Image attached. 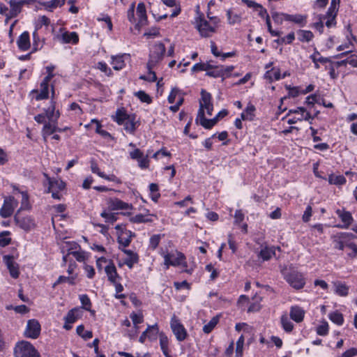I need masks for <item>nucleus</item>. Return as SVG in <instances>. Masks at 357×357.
<instances>
[{
	"instance_id": "2f4dec72",
	"label": "nucleus",
	"mask_w": 357,
	"mask_h": 357,
	"mask_svg": "<svg viewBox=\"0 0 357 357\" xmlns=\"http://www.w3.org/2000/svg\"><path fill=\"white\" fill-rule=\"evenodd\" d=\"M264 78L272 82L275 80H280L281 79V73L279 68H272L270 70L266 71Z\"/></svg>"
},
{
	"instance_id": "79ce46f5",
	"label": "nucleus",
	"mask_w": 357,
	"mask_h": 357,
	"mask_svg": "<svg viewBox=\"0 0 357 357\" xmlns=\"http://www.w3.org/2000/svg\"><path fill=\"white\" fill-rule=\"evenodd\" d=\"M149 195H150L151 199L154 202H158L159 198L160 197L158 185L156 183H151L149 185Z\"/></svg>"
},
{
	"instance_id": "393cba45",
	"label": "nucleus",
	"mask_w": 357,
	"mask_h": 357,
	"mask_svg": "<svg viewBox=\"0 0 357 357\" xmlns=\"http://www.w3.org/2000/svg\"><path fill=\"white\" fill-rule=\"evenodd\" d=\"M196 121L199 122L204 128L210 129L217 123V119L215 118L207 119L204 116V112H198Z\"/></svg>"
},
{
	"instance_id": "72a5a7b5",
	"label": "nucleus",
	"mask_w": 357,
	"mask_h": 357,
	"mask_svg": "<svg viewBox=\"0 0 357 357\" xmlns=\"http://www.w3.org/2000/svg\"><path fill=\"white\" fill-rule=\"evenodd\" d=\"M255 107L253 105L248 104L241 114V119L243 121H252L255 117Z\"/></svg>"
},
{
	"instance_id": "052dcab7",
	"label": "nucleus",
	"mask_w": 357,
	"mask_h": 357,
	"mask_svg": "<svg viewBox=\"0 0 357 357\" xmlns=\"http://www.w3.org/2000/svg\"><path fill=\"white\" fill-rule=\"evenodd\" d=\"M181 93V90L178 88L174 87L172 89L170 93L168 96L167 100L169 103H173L176 99L179 96Z\"/></svg>"
},
{
	"instance_id": "bb28decb",
	"label": "nucleus",
	"mask_w": 357,
	"mask_h": 357,
	"mask_svg": "<svg viewBox=\"0 0 357 357\" xmlns=\"http://www.w3.org/2000/svg\"><path fill=\"white\" fill-rule=\"evenodd\" d=\"M152 216H153V215L150 214L149 211H147L146 214L139 213L132 216L130 218V221L132 223L137 224L151 222L153 221L151 218Z\"/></svg>"
},
{
	"instance_id": "5701e85b",
	"label": "nucleus",
	"mask_w": 357,
	"mask_h": 357,
	"mask_svg": "<svg viewBox=\"0 0 357 357\" xmlns=\"http://www.w3.org/2000/svg\"><path fill=\"white\" fill-rule=\"evenodd\" d=\"M305 314V312L302 307L298 305L291 307L289 316L294 321L297 323L301 322L304 319Z\"/></svg>"
},
{
	"instance_id": "a18cd8bd",
	"label": "nucleus",
	"mask_w": 357,
	"mask_h": 357,
	"mask_svg": "<svg viewBox=\"0 0 357 357\" xmlns=\"http://www.w3.org/2000/svg\"><path fill=\"white\" fill-rule=\"evenodd\" d=\"M282 328L287 333L291 332L294 328V324L287 314H283L280 319Z\"/></svg>"
},
{
	"instance_id": "69168bd1",
	"label": "nucleus",
	"mask_w": 357,
	"mask_h": 357,
	"mask_svg": "<svg viewBox=\"0 0 357 357\" xmlns=\"http://www.w3.org/2000/svg\"><path fill=\"white\" fill-rule=\"evenodd\" d=\"M319 21L317 22H314L312 24V27L314 28L316 30H317L320 33H323L324 32V23L323 22V18L321 17V15H319L318 16Z\"/></svg>"
},
{
	"instance_id": "9d476101",
	"label": "nucleus",
	"mask_w": 357,
	"mask_h": 357,
	"mask_svg": "<svg viewBox=\"0 0 357 357\" xmlns=\"http://www.w3.org/2000/svg\"><path fill=\"white\" fill-rule=\"evenodd\" d=\"M170 326L178 341H183L187 337V331L180 321L174 316L171 319Z\"/></svg>"
},
{
	"instance_id": "423d86ee",
	"label": "nucleus",
	"mask_w": 357,
	"mask_h": 357,
	"mask_svg": "<svg viewBox=\"0 0 357 357\" xmlns=\"http://www.w3.org/2000/svg\"><path fill=\"white\" fill-rule=\"evenodd\" d=\"M287 120L288 124H295L298 121H310L312 116L304 107H298L296 109H290L282 120Z\"/></svg>"
},
{
	"instance_id": "1a4fd4ad",
	"label": "nucleus",
	"mask_w": 357,
	"mask_h": 357,
	"mask_svg": "<svg viewBox=\"0 0 357 357\" xmlns=\"http://www.w3.org/2000/svg\"><path fill=\"white\" fill-rule=\"evenodd\" d=\"M149 151H148L146 155H144L139 149L135 148L129 151V156L132 160H137L140 169H145L149 167Z\"/></svg>"
},
{
	"instance_id": "ea45409f",
	"label": "nucleus",
	"mask_w": 357,
	"mask_h": 357,
	"mask_svg": "<svg viewBox=\"0 0 357 357\" xmlns=\"http://www.w3.org/2000/svg\"><path fill=\"white\" fill-rule=\"evenodd\" d=\"M92 124H95L96 125V132L97 133H98L99 135H100L102 137H103L105 139H110V138H112L111 135L107 131H106L105 130H102L101 128V127H102L101 124L96 119H92L91 121L90 124L89 125H86V127L87 128L89 126H91Z\"/></svg>"
},
{
	"instance_id": "39448f33",
	"label": "nucleus",
	"mask_w": 357,
	"mask_h": 357,
	"mask_svg": "<svg viewBox=\"0 0 357 357\" xmlns=\"http://www.w3.org/2000/svg\"><path fill=\"white\" fill-rule=\"evenodd\" d=\"M282 274L287 282L295 289H301L305 284V280L303 275L295 270L289 271L284 268L281 271Z\"/></svg>"
},
{
	"instance_id": "a878e982",
	"label": "nucleus",
	"mask_w": 357,
	"mask_h": 357,
	"mask_svg": "<svg viewBox=\"0 0 357 357\" xmlns=\"http://www.w3.org/2000/svg\"><path fill=\"white\" fill-rule=\"evenodd\" d=\"M211 99V95L202 89L201 91V99L199 100V109L198 112H204V108L212 104Z\"/></svg>"
},
{
	"instance_id": "774afa93",
	"label": "nucleus",
	"mask_w": 357,
	"mask_h": 357,
	"mask_svg": "<svg viewBox=\"0 0 357 357\" xmlns=\"http://www.w3.org/2000/svg\"><path fill=\"white\" fill-rule=\"evenodd\" d=\"M208 68V63H195L192 68V71L193 72H198V71H206Z\"/></svg>"
},
{
	"instance_id": "c756f323",
	"label": "nucleus",
	"mask_w": 357,
	"mask_h": 357,
	"mask_svg": "<svg viewBox=\"0 0 357 357\" xmlns=\"http://www.w3.org/2000/svg\"><path fill=\"white\" fill-rule=\"evenodd\" d=\"M334 292L340 296H346L349 294V287L340 281L333 282Z\"/></svg>"
},
{
	"instance_id": "4be33fe9",
	"label": "nucleus",
	"mask_w": 357,
	"mask_h": 357,
	"mask_svg": "<svg viewBox=\"0 0 357 357\" xmlns=\"http://www.w3.org/2000/svg\"><path fill=\"white\" fill-rule=\"evenodd\" d=\"M57 131H61V129L57 126V122L48 121L45 123L42 130V135L44 140L46 141L47 137Z\"/></svg>"
},
{
	"instance_id": "0e129e2a",
	"label": "nucleus",
	"mask_w": 357,
	"mask_h": 357,
	"mask_svg": "<svg viewBox=\"0 0 357 357\" xmlns=\"http://www.w3.org/2000/svg\"><path fill=\"white\" fill-rule=\"evenodd\" d=\"M136 96L143 102L151 103V98L144 91H139L135 93Z\"/></svg>"
},
{
	"instance_id": "7ed1b4c3",
	"label": "nucleus",
	"mask_w": 357,
	"mask_h": 357,
	"mask_svg": "<svg viewBox=\"0 0 357 357\" xmlns=\"http://www.w3.org/2000/svg\"><path fill=\"white\" fill-rule=\"evenodd\" d=\"M161 255L164 258V264L166 266L167 268H168L169 266H181L184 268L183 272L190 274L192 273L193 269L188 268L185 257L182 252L174 250L170 252H162Z\"/></svg>"
},
{
	"instance_id": "864d4df0",
	"label": "nucleus",
	"mask_w": 357,
	"mask_h": 357,
	"mask_svg": "<svg viewBox=\"0 0 357 357\" xmlns=\"http://www.w3.org/2000/svg\"><path fill=\"white\" fill-rule=\"evenodd\" d=\"M6 265L10 271V275L14 278H17L19 276V271L10 258L7 259Z\"/></svg>"
},
{
	"instance_id": "f3484780",
	"label": "nucleus",
	"mask_w": 357,
	"mask_h": 357,
	"mask_svg": "<svg viewBox=\"0 0 357 357\" xmlns=\"http://www.w3.org/2000/svg\"><path fill=\"white\" fill-rule=\"evenodd\" d=\"M130 59L129 54H121L111 56L110 64L115 70H122L126 66V61Z\"/></svg>"
},
{
	"instance_id": "bf43d9fd",
	"label": "nucleus",
	"mask_w": 357,
	"mask_h": 357,
	"mask_svg": "<svg viewBox=\"0 0 357 357\" xmlns=\"http://www.w3.org/2000/svg\"><path fill=\"white\" fill-rule=\"evenodd\" d=\"M218 321V318L213 317L207 324L203 326V331L205 333H209L215 328Z\"/></svg>"
},
{
	"instance_id": "ddd939ff",
	"label": "nucleus",
	"mask_w": 357,
	"mask_h": 357,
	"mask_svg": "<svg viewBox=\"0 0 357 357\" xmlns=\"http://www.w3.org/2000/svg\"><path fill=\"white\" fill-rule=\"evenodd\" d=\"M54 90L52 89V99L50 105L44 109V113L48 121L57 122L60 117V112L56 110V102L54 100Z\"/></svg>"
},
{
	"instance_id": "473e14b6",
	"label": "nucleus",
	"mask_w": 357,
	"mask_h": 357,
	"mask_svg": "<svg viewBox=\"0 0 357 357\" xmlns=\"http://www.w3.org/2000/svg\"><path fill=\"white\" fill-rule=\"evenodd\" d=\"M66 0H51L49 1L43 2L40 4L47 11H53L58 7H61L64 5Z\"/></svg>"
},
{
	"instance_id": "5fc2aeb1",
	"label": "nucleus",
	"mask_w": 357,
	"mask_h": 357,
	"mask_svg": "<svg viewBox=\"0 0 357 357\" xmlns=\"http://www.w3.org/2000/svg\"><path fill=\"white\" fill-rule=\"evenodd\" d=\"M19 193L21 194L22 200H21V206L20 210H28L31 208L30 204L29 202V196L26 192H20Z\"/></svg>"
},
{
	"instance_id": "c9c22d12",
	"label": "nucleus",
	"mask_w": 357,
	"mask_h": 357,
	"mask_svg": "<svg viewBox=\"0 0 357 357\" xmlns=\"http://www.w3.org/2000/svg\"><path fill=\"white\" fill-rule=\"evenodd\" d=\"M275 255V248L274 247H264L263 248L259 255L258 257L261 258L263 261H268L273 257Z\"/></svg>"
},
{
	"instance_id": "f03ea898",
	"label": "nucleus",
	"mask_w": 357,
	"mask_h": 357,
	"mask_svg": "<svg viewBox=\"0 0 357 357\" xmlns=\"http://www.w3.org/2000/svg\"><path fill=\"white\" fill-rule=\"evenodd\" d=\"M207 21L204 16L199 15L195 18V27L202 37H211L214 33L220 23V19L217 17H209Z\"/></svg>"
},
{
	"instance_id": "c85d7f7f",
	"label": "nucleus",
	"mask_w": 357,
	"mask_h": 357,
	"mask_svg": "<svg viewBox=\"0 0 357 357\" xmlns=\"http://www.w3.org/2000/svg\"><path fill=\"white\" fill-rule=\"evenodd\" d=\"M82 315V311L80 308L75 307L70 310L66 316L64 317V320L66 322H68L70 324L75 323L79 318H80Z\"/></svg>"
},
{
	"instance_id": "7c9ffc66",
	"label": "nucleus",
	"mask_w": 357,
	"mask_h": 357,
	"mask_svg": "<svg viewBox=\"0 0 357 357\" xmlns=\"http://www.w3.org/2000/svg\"><path fill=\"white\" fill-rule=\"evenodd\" d=\"M307 15H301V14H294L289 15L288 14L287 21L294 22L301 26H304L307 24Z\"/></svg>"
},
{
	"instance_id": "9b49d317",
	"label": "nucleus",
	"mask_w": 357,
	"mask_h": 357,
	"mask_svg": "<svg viewBox=\"0 0 357 357\" xmlns=\"http://www.w3.org/2000/svg\"><path fill=\"white\" fill-rule=\"evenodd\" d=\"M106 203L110 211H127L133 208L131 204L125 202L116 197L107 198Z\"/></svg>"
},
{
	"instance_id": "6ab92c4d",
	"label": "nucleus",
	"mask_w": 357,
	"mask_h": 357,
	"mask_svg": "<svg viewBox=\"0 0 357 357\" xmlns=\"http://www.w3.org/2000/svg\"><path fill=\"white\" fill-rule=\"evenodd\" d=\"M105 272L107 275L108 281L111 283L115 282L116 280H121V278L118 274L116 266L112 261H109V263L104 268Z\"/></svg>"
},
{
	"instance_id": "13d9d810",
	"label": "nucleus",
	"mask_w": 357,
	"mask_h": 357,
	"mask_svg": "<svg viewBox=\"0 0 357 357\" xmlns=\"http://www.w3.org/2000/svg\"><path fill=\"white\" fill-rule=\"evenodd\" d=\"M161 238H162L161 234L153 235L149 239V248L153 250H155L158 247V245L161 240Z\"/></svg>"
},
{
	"instance_id": "b1692460",
	"label": "nucleus",
	"mask_w": 357,
	"mask_h": 357,
	"mask_svg": "<svg viewBox=\"0 0 357 357\" xmlns=\"http://www.w3.org/2000/svg\"><path fill=\"white\" fill-rule=\"evenodd\" d=\"M18 48L22 51H26L30 48L29 33L27 31L23 32L17 40Z\"/></svg>"
},
{
	"instance_id": "4468645a",
	"label": "nucleus",
	"mask_w": 357,
	"mask_h": 357,
	"mask_svg": "<svg viewBox=\"0 0 357 357\" xmlns=\"http://www.w3.org/2000/svg\"><path fill=\"white\" fill-rule=\"evenodd\" d=\"M40 324L36 319H30L27 321L24 335L26 337L36 339L40 333Z\"/></svg>"
},
{
	"instance_id": "09e8293b",
	"label": "nucleus",
	"mask_w": 357,
	"mask_h": 357,
	"mask_svg": "<svg viewBox=\"0 0 357 357\" xmlns=\"http://www.w3.org/2000/svg\"><path fill=\"white\" fill-rule=\"evenodd\" d=\"M271 17L275 23L281 24L284 21H287L288 14L273 11L271 13Z\"/></svg>"
},
{
	"instance_id": "de8ad7c7",
	"label": "nucleus",
	"mask_w": 357,
	"mask_h": 357,
	"mask_svg": "<svg viewBox=\"0 0 357 357\" xmlns=\"http://www.w3.org/2000/svg\"><path fill=\"white\" fill-rule=\"evenodd\" d=\"M206 75L212 77H222V72L220 71V68L219 66H213L210 63H208V68L206 70Z\"/></svg>"
},
{
	"instance_id": "e433bc0d",
	"label": "nucleus",
	"mask_w": 357,
	"mask_h": 357,
	"mask_svg": "<svg viewBox=\"0 0 357 357\" xmlns=\"http://www.w3.org/2000/svg\"><path fill=\"white\" fill-rule=\"evenodd\" d=\"M130 116H131V115L128 114L124 109H117L115 115L112 116V119L119 125H122Z\"/></svg>"
},
{
	"instance_id": "4d7b16f0",
	"label": "nucleus",
	"mask_w": 357,
	"mask_h": 357,
	"mask_svg": "<svg viewBox=\"0 0 357 357\" xmlns=\"http://www.w3.org/2000/svg\"><path fill=\"white\" fill-rule=\"evenodd\" d=\"M65 187L66 184L61 180H54L50 182V188L52 190H63Z\"/></svg>"
},
{
	"instance_id": "49530a36",
	"label": "nucleus",
	"mask_w": 357,
	"mask_h": 357,
	"mask_svg": "<svg viewBox=\"0 0 357 357\" xmlns=\"http://www.w3.org/2000/svg\"><path fill=\"white\" fill-rule=\"evenodd\" d=\"M328 182L330 184L342 185L346 183V178L342 175L331 174L328 176Z\"/></svg>"
},
{
	"instance_id": "dca6fc26",
	"label": "nucleus",
	"mask_w": 357,
	"mask_h": 357,
	"mask_svg": "<svg viewBox=\"0 0 357 357\" xmlns=\"http://www.w3.org/2000/svg\"><path fill=\"white\" fill-rule=\"evenodd\" d=\"M15 220L17 225L24 231H30L36 227L34 220L29 217H20L18 214L15 215Z\"/></svg>"
},
{
	"instance_id": "a19ab883",
	"label": "nucleus",
	"mask_w": 357,
	"mask_h": 357,
	"mask_svg": "<svg viewBox=\"0 0 357 357\" xmlns=\"http://www.w3.org/2000/svg\"><path fill=\"white\" fill-rule=\"evenodd\" d=\"M135 124H136L135 118L134 116H131L121 126H123L124 130L127 132H128L130 134H133L136 129Z\"/></svg>"
},
{
	"instance_id": "8fccbe9b",
	"label": "nucleus",
	"mask_w": 357,
	"mask_h": 357,
	"mask_svg": "<svg viewBox=\"0 0 357 357\" xmlns=\"http://www.w3.org/2000/svg\"><path fill=\"white\" fill-rule=\"evenodd\" d=\"M328 317L331 321L338 326H341L344 323L342 314L337 311L331 313Z\"/></svg>"
},
{
	"instance_id": "58836bf2",
	"label": "nucleus",
	"mask_w": 357,
	"mask_h": 357,
	"mask_svg": "<svg viewBox=\"0 0 357 357\" xmlns=\"http://www.w3.org/2000/svg\"><path fill=\"white\" fill-rule=\"evenodd\" d=\"M137 15L139 17V23L144 24L146 21V11L145 4L139 3L137 7Z\"/></svg>"
},
{
	"instance_id": "20e7f679",
	"label": "nucleus",
	"mask_w": 357,
	"mask_h": 357,
	"mask_svg": "<svg viewBox=\"0 0 357 357\" xmlns=\"http://www.w3.org/2000/svg\"><path fill=\"white\" fill-rule=\"evenodd\" d=\"M355 236L351 233L342 232L335 237L334 248L340 250H343L344 248H348L352 250L351 257L357 255V245L353 242Z\"/></svg>"
},
{
	"instance_id": "a211bd4d",
	"label": "nucleus",
	"mask_w": 357,
	"mask_h": 357,
	"mask_svg": "<svg viewBox=\"0 0 357 357\" xmlns=\"http://www.w3.org/2000/svg\"><path fill=\"white\" fill-rule=\"evenodd\" d=\"M29 96L36 101L47 99L49 97V86L45 84H40V90L33 89L30 92Z\"/></svg>"
},
{
	"instance_id": "2eb2a0df",
	"label": "nucleus",
	"mask_w": 357,
	"mask_h": 357,
	"mask_svg": "<svg viewBox=\"0 0 357 357\" xmlns=\"http://www.w3.org/2000/svg\"><path fill=\"white\" fill-rule=\"evenodd\" d=\"M36 0H10L8 3L10 7L9 10V17H16L22 10V8L24 5H29Z\"/></svg>"
},
{
	"instance_id": "c03bdc74",
	"label": "nucleus",
	"mask_w": 357,
	"mask_h": 357,
	"mask_svg": "<svg viewBox=\"0 0 357 357\" xmlns=\"http://www.w3.org/2000/svg\"><path fill=\"white\" fill-rule=\"evenodd\" d=\"M298 40L301 42H310L314 38V34L308 30H299L298 31Z\"/></svg>"
},
{
	"instance_id": "603ef678",
	"label": "nucleus",
	"mask_w": 357,
	"mask_h": 357,
	"mask_svg": "<svg viewBox=\"0 0 357 357\" xmlns=\"http://www.w3.org/2000/svg\"><path fill=\"white\" fill-rule=\"evenodd\" d=\"M77 333L85 340L92 337V332L90 331H85L83 325H79L76 328Z\"/></svg>"
},
{
	"instance_id": "6e6552de",
	"label": "nucleus",
	"mask_w": 357,
	"mask_h": 357,
	"mask_svg": "<svg viewBox=\"0 0 357 357\" xmlns=\"http://www.w3.org/2000/svg\"><path fill=\"white\" fill-rule=\"evenodd\" d=\"M54 39L61 44L76 45L79 43V36L75 31H68L64 29H60L54 36Z\"/></svg>"
},
{
	"instance_id": "338daca9",
	"label": "nucleus",
	"mask_w": 357,
	"mask_h": 357,
	"mask_svg": "<svg viewBox=\"0 0 357 357\" xmlns=\"http://www.w3.org/2000/svg\"><path fill=\"white\" fill-rule=\"evenodd\" d=\"M33 47L34 51L38 50L42 47V43L40 40V38L36 31L33 33Z\"/></svg>"
},
{
	"instance_id": "cd10ccee",
	"label": "nucleus",
	"mask_w": 357,
	"mask_h": 357,
	"mask_svg": "<svg viewBox=\"0 0 357 357\" xmlns=\"http://www.w3.org/2000/svg\"><path fill=\"white\" fill-rule=\"evenodd\" d=\"M337 13L327 11L325 15H321L323 22L328 28H333L336 26V17Z\"/></svg>"
},
{
	"instance_id": "3c124183",
	"label": "nucleus",
	"mask_w": 357,
	"mask_h": 357,
	"mask_svg": "<svg viewBox=\"0 0 357 357\" xmlns=\"http://www.w3.org/2000/svg\"><path fill=\"white\" fill-rule=\"evenodd\" d=\"M79 301L82 307L85 310L91 312V302L89 296L86 294L79 295Z\"/></svg>"
},
{
	"instance_id": "680f3d73",
	"label": "nucleus",
	"mask_w": 357,
	"mask_h": 357,
	"mask_svg": "<svg viewBox=\"0 0 357 357\" xmlns=\"http://www.w3.org/2000/svg\"><path fill=\"white\" fill-rule=\"evenodd\" d=\"M96 67L100 71L105 73L107 76L112 74V70L107 66V63L104 61H100L96 64Z\"/></svg>"
},
{
	"instance_id": "412c9836",
	"label": "nucleus",
	"mask_w": 357,
	"mask_h": 357,
	"mask_svg": "<svg viewBox=\"0 0 357 357\" xmlns=\"http://www.w3.org/2000/svg\"><path fill=\"white\" fill-rule=\"evenodd\" d=\"M126 255V257L123 259V262L119 264V266L126 265L129 268H132L135 264L138 261V255L130 250H123Z\"/></svg>"
},
{
	"instance_id": "f704fd0d",
	"label": "nucleus",
	"mask_w": 357,
	"mask_h": 357,
	"mask_svg": "<svg viewBox=\"0 0 357 357\" xmlns=\"http://www.w3.org/2000/svg\"><path fill=\"white\" fill-rule=\"evenodd\" d=\"M227 22L229 24L234 25L236 24H240L242 20V15L234 12L232 10H228L227 11Z\"/></svg>"
},
{
	"instance_id": "e2e57ef3",
	"label": "nucleus",
	"mask_w": 357,
	"mask_h": 357,
	"mask_svg": "<svg viewBox=\"0 0 357 357\" xmlns=\"http://www.w3.org/2000/svg\"><path fill=\"white\" fill-rule=\"evenodd\" d=\"M9 231H3L0 234V245L5 247L10 243V238L8 237Z\"/></svg>"
},
{
	"instance_id": "aec40b11",
	"label": "nucleus",
	"mask_w": 357,
	"mask_h": 357,
	"mask_svg": "<svg viewBox=\"0 0 357 357\" xmlns=\"http://www.w3.org/2000/svg\"><path fill=\"white\" fill-rule=\"evenodd\" d=\"M335 213L343 223V225H340V227L342 229L349 228L353 221L351 213L344 209H337Z\"/></svg>"
},
{
	"instance_id": "4c0bfd02",
	"label": "nucleus",
	"mask_w": 357,
	"mask_h": 357,
	"mask_svg": "<svg viewBox=\"0 0 357 357\" xmlns=\"http://www.w3.org/2000/svg\"><path fill=\"white\" fill-rule=\"evenodd\" d=\"M69 255H72L76 259V260L79 262H84L87 259L86 253L84 251H70L68 253V255L63 257V261L64 264L66 263L67 257Z\"/></svg>"
},
{
	"instance_id": "0eeeda50",
	"label": "nucleus",
	"mask_w": 357,
	"mask_h": 357,
	"mask_svg": "<svg viewBox=\"0 0 357 357\" xmlns=\"http://www.w3.org/2000/svg\"><path fill=\"white\" fill-rule=\"evenodd\" d=\"M15 357H40L34 347L26 341L17 343L14 350Z\"/></svg>"
},
{
	"instance_id": "37998d69",
	"label": "nucleus",
	"mask_w": 357,
	"mask_h": 357,
	"mask_svg": "<svg viewBox=\"0 0 357 357\" xmlns=\"http://www.w3.org/2000/svg\"><path fill=\"white\" fill-rule=\"evenodd\" d=\"M159 333V328L157 324L151 326H148L145 333L148 335V339L150 340H155L157 338V335Z\"/></svg>"
},
{
	"instance_id": "6e6d98bb",
	"label": "nucleus",
	"mask_w": 357,
	"mask_h": 357,
	"mask_svg": "<svg viewBox=\"0 0 357 357\" xmlns=\"http://www.w3.org/2000/svg\"><path fill=\"white\" fill-rule=\"evenodd\" d=\"M100 215L102 218H103L105 220L106 222L113 223L116 221L117 218L115 213L107 211L106 210H104L101 213Z\"/></svg>"
},
{
	"instance_id": "f257e3e1",
	"label": "nucleus",
	"mask_w": 357,
	"mask_h": 357,
	"mask_svg": "<svg viewBox=\"0 0 357 357\" xmlns=\"http://www.w3.org/2000/svg\"><path fill=\"white\" fill-rule=\"evenodd\" d=\"M165 53V45L162 43L155 44L151 50L149 60L147 63L148 75L146 76H141L140 79L148 80L149 82H155L157 79L155 73L152 71L155 66L162 59Z\"/></svg>"
},
{
	"instance_id": "f8f14e48",
	"label": "nucleus",
	"mask_w": 357,
	"mask_h": 357,
	"mask_svg": "<svg viewBox=\"0 0 357 357\" xmlns=\"http://www.w3.org/2000/svg\"><path fill=\"white\" fill-rule=\"evenodd\" d=\"M17 204V201L13 197H6L3 204L0 209V215L2 218L10 217L13 213Z\"/></svg>"
}]
</instances>
